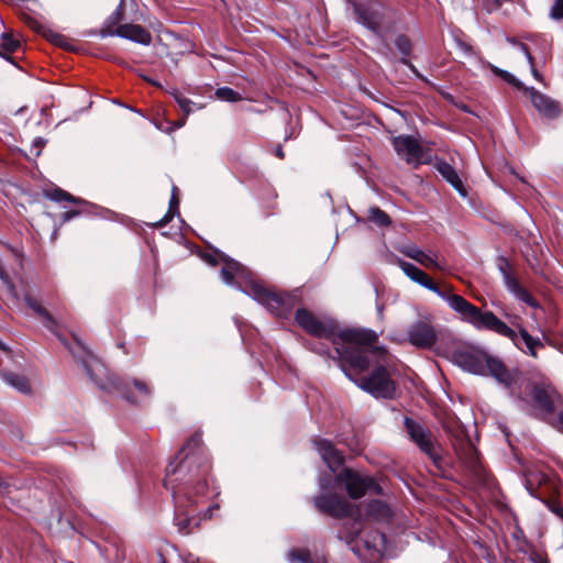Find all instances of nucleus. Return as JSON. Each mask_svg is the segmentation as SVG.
<instances>
[{
    "label": "nucleus",
    "instance_id": "obj_1",
    "mask_svg": "<svg viewBox=\"0 0 563 563\" xmlns=\"http://www.w3.org/2000/svg\"><path fill=\"white\" fill-rule=\"evenodd\" d=\"M347 347H338V362L344 374L362 390L375 398L391 399L396 384L387 366L389 354L377 345L378 335L368 329L347 330L343 333Z\"/></svg>",
    "mask_w": 563,
    "mask_h": 563
},
{
    "label": "nucleus",
    "instance_id": "obj_2",
    "mask_svg": "<svg viewBox=\"0 0 563 563\" xmlns=\"http://www.w3.org/2000/svg\"><path fill=\"white\" fill-rule=\"evenodd\" d=\"M399 266L405 275L412 282L437 294L440 298L445 300L450 308L460 314V318L463 321L471 323L477 330L493 331L516 343L518 338L517 332L500 320L494 312L483 311L468 302L462 296L450 294V290L445 291L440 289L423 271L411 263L399 261Z\"/></svg>",
    "mask_w": 563,
    "mask_h": 563
},
{
    "label": "nucleus",
    "instance_id": "obj_3",
    "mask_svg": "<svg viewBox=\"0 0 563 563\" xmlns=\"http://www.w3.org/2000/svg\"><path fill=\"white\" fill-rule=\"evenodd\" d=\"M201 445V434L196 432L179 451L177 456V459H180L179 463L177 465L170 463L166 467L164 485L167 489L172 490L178 507L181 506V497H186L190 500V496L188 492H184L181 487L174 484V479L172 478L174 475H181L180 479H185L186 475H188L186 483L192 484L195 482L194 489L197 495H205L207 493L206 476L209 473V464Z\"/></svg>",
    "mask_w": 563,
    "mask_h": 563
},
{
    "label": "nucleus",
    "instance_id": "obj_4",
    "mask_svg": "<svg viewBox=\"0 0 563 563\" xmlns=\"http://www.w3.org/2000/svg\"><path fill=\"white\" fill-rule=\"evenodd\" d=\"M0 278L7 283L11 296L18 301L20 300L21 297L23 298L27 307L31 308L34 311V313H36L42 319L44 327L59 339V341L70 351L74 357L81 363L86 374L92 378L90 366L91 361H93L95 357L84 345V343L77 338H75L74 344H69L60 334H58L57 321L55 320V318L45 308L41 306L40 301L32 295L29 288H24L23 292L20 294L15 286L8 280L1 267Z\"/></svg>",
    "mask_w": 563,
    "mask_h": 563
},
{
    "label": "nucleus",
    "instance_id": "obj_5",
    "mask_svg": "<svg viewBox=\"0 0 563 563\" xmlns=\"http://www.w3.org/2000/svg\"><path fill=\"white\" fill-rule=\"evenodd\" d=\"M296 321L309 334L331 341L335 351L338 347H347L343 333L349 329L338 331L331 319H319L311 311L300 308L296 311Z\"/></svg>",
    "mask_w": 563,
    "mask_h": 563
},
{
    "label": "nucleus",
    "instance_id": "obj_6",
    "mask_svg": "<svg viewBox=\"0 0 563 563\" xmlns=\"http://www.w3.org/2000/svg\"><path fill=\"white\" fill-rule=\"evenodd\" d=\"M247 294L278 317H287L299 301L297 292H275L252 283Z\"/></svg>",
    "mask_w": 563,
    "mask_h": 563
},
{
    "label": "nucleus",
    "instance_id": "obj_7",
    "mask_svg": "<svg viewBox=\"0 0 563 563\" xmlns=\"http://www.w3.org/2000/svg\"><path fill=\"white\" fill-rule=\"evenodd\" d=\"M404 426L410 440L437 467H440L442 462L440 444L435 440L432 431L409 417H405Z\"/></svg>",
    "mask_w": 563,
    "mask_h": 563
},
{
    "label": "nucleus",
    "instance_id": "obj_8",
    "mask_svg": "<svg viewBox=\"0 0 563 563\" xmlns=\"http://www.w3.org/2000/svg\"><path fill=\"white\" fill-rule=\"evenodd\" d=\"M329 481L320 478L321 494L313 497L312 504L320 512L333 518H344L350 515L352 505L342 496L329 492Z\"/></svg>",
    "mask_w": 563,
    "mask_h": 563
},
{
    "label": "nucleus",
    "instance_id": "obj_9",
    "mask_svg": "<svg viewBox=\"0 0 563 563\" xmlns=\"http://www.w3.org/2000/svg\"><path fill=\"white\" fill-rule=\"evenodd\" d=\"M353 12L357 23L384 40V30L389 29L386 10L379 4L354 3Z\"/></svg>",
    "mask_w": 563,
    "mask_h": 563
},
{
    "label": "nucleus",
    "instance_id": "obj_10",
    "mask_svg": "<svg viewBox=\"0 0 563 563\" xmlns=\"http://www.w3.org/2000/svg\"><path fill=\"white\" fill-rule=\"evenodd\" d=\"M393 146L398 156L413 167L421 164H429L432 159L431 151L422 147L418 140L411 135H398L394 137Z\"/></svg>",
    "mask_w": 563,
    "mask_h": 563
},
{
    "label": "nucleus",
    "instance_id": "obj_11",
    "mask_svg": "<svg viewBox=\"0 0 563 563\" xmlns=\"http://www.w3.org/2000/svg\"><path fill=\"white\" fill-rule=\"evenodd\" d=\"M103 388L114 391L129 402H140L151 395V389L143 380L133 378L124 379L118 376L108 377V384Z\"/></svg>",
    "mask_w": 563,
    "mask_h": 563
},
{
    "label": "nucleus",
    "instance_id": "obj_12",
    "mask_svg": "<svg viewBox=\"0 0 563 563\" xmlns=\"http://www.w3.org/2000/svg\"><path fill=\"white\" fill-rule=\"evenodd\" d=\"M335 482L343 484L352 499H358L367 490H378L377 484L371 476L363 475L352 468H343L335 477Z\"/></svg>",
    "mask_w": 563,
    "mask_h": 563
},
{
    "label": "nucleus",
    "instance_id": "obj_13",
    "mask_svg": "<svg viewBox=\"0 0 563 563\" xmlns=\"http://www.w3.org/2000/svg\"><path fill=\"white\" fill-rule=\"evenodd\" d=\"M497 265L507 290L511 292L518 300L527 303L532 308H538L539 303L537 300L529 294L526 288L520 285L518 279L510 274V263L508 260L505 257H499Z\"/></svg>",
    "mask_w": 563,
    "mask_h": 563
},
{
    "label": "nucleus",
    "instance_id": "obj_14",
    "mask_svg": "<svg viewBox=\"0 0 563 563\" xmlns=\"http://www.w3.org/2000/svg\"><path fill=\"white\" fill-rule=\"evenodd\" d=\"M488 353L481 350H460L453 355L456 365L463 369L477 374L485 375V362Z\"/></svg>",
    "mask_w": 563,
    "mask_h": 563
},
{
    "label": "nucleus",
    "instance_id": "obj_15",
    "mask_svg": "<svg viewBox=\"0 0 563 563\" xmlns=\"http://www.w3.org/2000/svg\"><path fill=\"white\" fill-rule=\"evenodd\" d=\"M438 335L434 327L426 320H419L408 330L409 342L420 349H430L437 342Z\"/></svg>",
    "mask_w": 563,
    "mask_h": 563
},
{
    "label": "nucleus",
    "instance_id": "obj_16",
    "mask_svg": "<svg viewBox=\"0 0 563 563\" xmlns=\"http://www.w3.org/2000/svg\"><path fill=\"white\" fill-rule=\"evenodd\" d=\"M525 93L530 97L534 109L548 119H555L561 114V107L558 101L541 93L533 87L523 88Z\"/></svg>",
    "mask_w": 563,
    "mask_h": 563
},
{
    "label": "nucleus",
    "instance_id": "obj_17",
    "mask_svg": "<svg viewBox=\"0 0 563 563\" xmlns=\"http://www.w3.org/2000/svg\"><path fill=\"white\" fill-rule=\"evenodd\" d=\"M115 35L122 38L130 40L132 42L150 45L152 42V35L143 26L139 24H120L114 31L102 30L101 36Z\"/></svg>",
    "mask_w": 563,
    "mask_h": 563
},
{
    "label": "nucleus",
    "instance_id": "obj_18",
    "mask_svg": "<svg viewBox=\"0 0 563 563\" xmlns=\"http://www.w3.org/2000/svg\"><path fill=\"white\" fill-rule=\"evenodd\" d=\"M312 442L314 449L332 472H335L343 465V453L330 440L316 438Z\"/></svg>",
    "mask_w": 563,
    "mask_h": 563
},
{
    "label": "nucleus",
    "instance_id": "obj_19",
    "mask_svg": "<svg viewBox=\"0 0 563 563\" xmlns=\"http://www.w3.org/2000/svg\"><path fill=\"white\" fill-rule=\"evenodd\" d=\"M488 372L498 383L509 387L514 382L512 372L504 364V362L493 355H487L485 362V373Z\"/></svg>",
    "mask_w": 563,
    "mask_h": 563
},
{
    "label": "nucleus",
    "instance_id": "obj_20",
    "mask_svg": "<svg viewBox=\"0 0 563 563\" xmlns=\"http://www.w3.org/2000/svg\"><path fill=\"white\" fill-rule=\"evenodd\" d=\"M401 253L407 257L418 262L426 268H438L442 269L443 267L437 261V257L427 254L424 251L416 247V246H406L401 249Z\"/></svg>",
    "mask_w": 563,
    "mask_h": 563
},
{
    "label": "nucleus",
    "instance_id": "obj_21",
    "mask_svg": "<svg viewBox=\"0 0 563 563\" xmlns=\"http://www.w3.org/2000/svg\"><path fill=\"white\" fill-rule=\"evenodd\" d=\"M553 393H550L542 386H534L532 390V399L536 405L542 409L545 413L551 415L555 410Z\"/></svg>",
    "mask_w": 563,
    "mask_h": 563
},
{
    "label": "nucleus",
    "instance_id": "obj_22",
    "mask_svg": "<svg viewBox=\"0 0 563 563\" xmlns=\"http://www.w3.org/2000/svg\"><path fill=\"white\" fill-rule=\"evenodd\" d=\"M437 170L462 196H466V191L464 189L463 183L453 166H451L449 163H446L444 161H441L437 164Z\"/></svg>",
    "mask_w": 563,
    "mask_h": 563
},
{
    "label": "nucleus",
    "instance_id": "obj_23",
    "mask_svg": "<svg viewBox=\"0 0 563 563\" xmlns=\"http://www.w3.org/2000/svg\"><path fill=\"white\" fill-rule=\"evenodd\" d=\"M289 563H327L325 558L307 549H294L287 554Z\"/></svg>",
    "mask_w": 563,
    "mask_h": 563
},
{
    "label": "nucleus",
    "instance_id": "obj_24",
    "mask_svg": "<svg viewBox=\"0 0 563 563\" xmlns=\"http://www.w3.org/2000/svg\"><path fill=\"white\" fill-rule=\"evenodd\" d=\"M395 45L397 49L402 54V57L400 58V62L408 66L410 70L418 76L419 78H422V76L419 74L417 68L409 62L407 58L411 53V42L406 35H398L395 40Z\"/></svg>",
    "mask_w": 563,
    "mask_h": 563
},
{
    "label": "nucleus",
    "instance_id": "obj_25",
    "mask_svg": "<svg viewBox=\"0 0 563 563\" xmlns=\"http://www.w3.org/2000/svg\"><path fill=\"white\" fill-rule=\"evenodd\" d=\"M2 377L7 384L15 388L16 390L21 393H29L30 391V384L27 379L24 376H21L15 373H3Z\"/></svg>",
    "mask_w": 563,
    "mask_h": 563
},
{
    "label": "nucleus",
    "instance_id": "obj_26",
    "mask_svg": "<svg viewBox=\"0 0 563 563\" xmlns=\"http://www.w3.org/2000/svg\"><path fill=\"white\" fill-rule=\"evenodd\" d=\"M45 197L55 202L69 201V202L76 203V205L86 203L80 198L74 197L69 192H67L63 189H59V188L46 190Z\"/></svg>",
    "mask_w": 563,
    "mask_h": 563
},
{
    "label": "nucleus",
    "instance_id": "obj_27",
    "mask_svg": "<svg viewBox=\"0 0 563 563\" xmlns=\"http://www.w3.org/2000/svg\"><path fill=\"white\" fill-rule=\"evenodd\" d=\"M367 219L379 228L389 227L391 224L390 217L378 207H371L368 209Z\"/></svg>",
    "mask_w": 563,
    "mask_h": 563
},
{
    "label": "nucleus",
    "instance_id": "obj_28",
    "mask_svg": "<svg viewBox=\"0 0 563 563\" xmlns=\"http://www.w3.org/2000/svg\"><path fill=\"white\" fill-rule=\"evenodd\" d=\"M175 525L177 526L178 531L180 533L189 534L192 531L190 526L194 525L195 527H198L199 522H198L197 519L190 518L187 515L183 517L179 514H176V516H175Z\"/></svg>",
    "mask_w": 563,
    "mask_h": 563
},
{
    "label": "nucleus",
    "instance_id": "obj_29",
    "mask_svg": "<svg viewBox=\"0 0 563 563\" xmlns=\"http://www.w3.org/2000/svg\"><path fill=\"white\" fill-rule=\"evenodd\" d=\"M240 264L236 262H229L220 271L221 278L228 285H233L234 276L240 271Z\"/></svg>",
    "mask_w": 563,
    "mask_h": 563
},
{
    "label": "nucleus",
    "instance_id": "obj_30",
    "mask_svg": "<svg viewBox=\"0 0 563 563\" xmlns=\"http://www.w3.org/2000/svg\"><path fill=\"white\" fill-rule=\"evenodd\" d=\"M0 40L2 48L8 53H13L21 46V42L11 32H3Z\"/></svg>",
    "mask_w": 563,
    "mask_h": 563
},
{
    "label": "nucleus",
    "instance_id": "obj_31",
    "mask_svg": "<svg viewBox=\"0 0 563 563\" xmlns=\"http://www.w3.org/2000/svg\"><path fill=\"white\" fill-rule=\"evenodd\" d=\"M510 43H512L514 45H517L518 48L525 54L528 63L530 64V68H531V74L532 76L542 82L543 78L542 76L540 75V73L537 70V68L534 67V59L532 57V55L530 54L529 52V48L528 46L525 44V43H517L515 40H508Z\"/></svg>",
    "mask_w": 563,
    "mask_h": 563
},
{
    "label": "nucleus",
    "instance_id": "obj_32",
    "mask_svg": "<svg viewBox=\"0 0 563 563\" xmlns=\"http://www.w3.org/2000/svg\"><path fill=\"white\" fill-rule=\"evenodd\" d=\"M214 96L219 100L228 101V102H236V101L242 100V96L229 87L218 88L214 92Z\"/></svg>",
    "mask_w": 563,
    "mask_h": 563
},
{
    "label": "nucleus",
    "instance_id": "obj_33",
    "mask_svg": "<svg viewBox=\"0 0 563 563\" xmlns=\"http://www.w3.org/2000/svg\"><path fill=\"white\" fill-rule=\"evenodd\" d=\"M176 189H177L176 187L173 188V196H172L170 201H169V210L167 211V213L159 221H157L154 224L156 228H163L164 225H166L173 219V216H174L173 209H177L178 205H179V201H178V199L175 196Z\"/></svg>",
    "mask_w": 563,
    "mask_h": 563
},
{
    "label": "nucleus",
    "instance_id": "obj_34",
    "mask_svg": "<svg viewBox=\"0 0 563 563\" xmlns=\"http://www.w3.org/2000/svg\"><path fill=\"white\" fill-rule=\"evenodd\" d=\"M46 40H48L51 43L57 45V46H60V47H65V48H69V44H68V40L57 33V32H54L53 30H51L49 27L46 30L45 34L43 35Z\"/></svg>",
    "mask_w": 563,
    "mask_h": 563
},
{
    "label": "nucleus",
    "instance_id": "obj_35",
    "mask_svg": "<svg viewBox=\"0 0 563 563\" xmlns=\"http://www.w3.org/2000/svg\"><path fill=\"white\" fill-rule=\"evenodd\" d=\"M23 21L25 24H27L32 30H34L36 33L44 35L48 26L45 24L38 22L36 19H34L31 15L23 14L22 15Z\"/></svg>",
    "mask_w": 563,
    "mask_h": 563
},
{
    "label": "nucleus",
    "instance_id": "obj_36",
    "mask_svg": "<svg viewBox=\"0 0 563 563\" xmlns=\"http://www.w3.org/2000/svg\"><path fill=\"white\" fill-rule=\"evenodd\" d=\"M368 512L371 515L387 516L389 514V509L384 503L374 500L368 504Z\"/></svg>",
    "mask_w": 563,
    "mask_h": 563
},
{
    "label": "nucleus",
    "instance_id": "obj_37",
    "mask_svg": "<svg viewBox=\"0 0 563 563\" xmlns=\"http://www.w3.org/2000/svg\"><path fill=\"white\" fill-rule=\"evenodd\" d=\"M550 18L553 20L563 19V0H555L550 9Z\"/></svg>",
    "mask_w": 563,
    "mask_h": 563
},
{
    "label": "nucleus",
    "instance_id": "obj_38",
    "mask_svg": "<svg viewBox=\"0 0 563 563\" xmlns=\"http://www.w3.org/2000/svg\"><path fill=\"white\" fill-rule=\"evenodd\" d=\"M498 76H500L503 79H505L507 82H509L510 85L518 89L523 90V88H526L514 75H511L507 70H498Z\"/></svg>",
    "mask_w": 563,
    "mask_h": 563
},
{
    "label": "nucleus",
    "instance_id": "obj_39",
    "mask_svg": "<svg viewBox=\"0 0 563 563\" xmlns=\"http://www.w3.org/2000/svg\"><path fill=\"white\" fill-rule=\"evenodd\" d=\"M123 19V0H121L119 7L114 10V12L109 16L108 24L115 25L119 24Z\"/></svg>",
    "mask_w": 563,
    "mask_h": 563
},
{
    "label": "nucleus",
    "instance_id": "obj_40",
    "mask_svg": "<svg viewBox=\"0 0 563 563\" xmlns=\"http://www.w3.org/2000/svg\"><path fill=\"white\" fill-rule=\"evenodd\" d=\"M44 145H45L44 139L35 137L33 140V143L30 148L31 155H33L34 157H38L41 155V152H42V148L44 147Z\"/></svg>",
    "mask_w": 563,
    "mask_h": 563
},
{
    "label": "nucleus",
    "instance_id": "obj_41",
    "mask_svg": "<svg viewBox=\"0 0 563 563\" xmlns=\"http://www.w3.org/2000/svg\"><path fill=\"white\" fill-rule=\"evenodd\" d=\"M361 531H362V522L358 520H354L351 523V527L349 528V537L351 538V540H354L355 538L358 537Z\"/></svg>",
    "mask_w": 563,
    "mask_h": 563
},
{
    "label": "nucleus",
    "instance_id": "obj_42",
    "mask_svg": "<svg viewBox=\"0 0 563 563\" xmlns=\"http://www.w3.org/2000/svg\"><path fill=\"white\" fill-rule=\"evenodd\" d=\"M527 347L529 349L530 351V354L536 357L537 356V353H536V347H539V346H542V343L539 339H534L533 336H531V341H528L526 343Z\"/></svg>",
    "mask_w": 563,
    "mask_h": 563
},
{
    "label": "nucleus",
    "instance_id": "obj_43",
    "mask_svg": "<svg viewBox=\"0 0 563 563\" xmlns=\"http://www.w3.org/2000/svg\"><path fill=\"white\" fill-rule=\"evenodd\" d=\"M191 104L192 101L186 98L183 100L181 104H179L180 109L185 112L186 115H188L191 112Z\"/></svg>",
    "mask_w": 563,
    "mask_h": 563
},
{
    "label": "nucleus",
    "instance_id": "obj_44",
    "mask_svg": "<svg viewBox=\"0 0 563 563\" xmlns=\"http://www.w3.org/2000/svg\"><path fill=\"white\" fill-rule=\"evenodd\" d=\"M79 214V211L77 210H70V211H66L64 214H63V220L64 221H68L75 217H77Z\"/></svg>",
    "mask_w": 563,
    "mask_h": 563
},
{
    "label": "nucleus",
    "instance_id": "obj_45",
    "mask_svg": "<svg viewBox=\"0 0 563 563\" xmlns=\"http://www.w3.org/2000/svg\"><path fill=\"white\" fill-rule=\"evenodd\" d=\"M519 334H520L521 339L523 340L525 344L528 341H531V335L529 334V332L526 329L520 328L519 329Z\"/></svg>",
    "mask_w": 563,
    "mask_h": 563
},
{
    "label": "nucleus",
    "instance_id": "obj_46",
    "mask_svg": "<svg viewBox=\"0 0 563 563\" xmlns=\"http://www.w3.org/2000/svg\"><path fill=\"white\" fill-rule=\"evenodd\" d=\"M172 95L174 96V98H175V100H176V102H177L178 104H181L183 100H185V99H186V98H185L181 93H179L177 90H175Z\"/></svg>",
    "mask_w": 563,
    "mask_h": 563
},
{
    "label": "nucleus",
    "instance_id": "obj_47",
    "mask_svg": "<svg viewBox=\"0 0 563 563\" xmlns=\"http://www.w3.org/2000/svg\"><path fill=\"white\" fill-rule=\"evenodd\" d=\"M184 561L185 563H199V560L197 558H194L191 554H188Z\"/></svg>",
    "mask_w": 563,
    "mask_h": 563
},
{
    "label": "nucleus",
    "instance_id": "obj_48",
    "mask_svg": "<svg viewBox=\"0 0 563 563\" xmlns=\"http://www.w3.org/2000/svg\"><path fill=\"white\" fill-rule=\"evenodd\" d=\"M275 154L278 158L283 159L285 157V153L282 146H278L275 151Z\"/></svg>",
    "mask_w": 563,
    "mask_h": 563
},
{
    "label": "nucleus",
    "instance_id": "obj_49",
    "mask_svg": "<svg viewBox=\"0 0 563 563\" xmlns=\"http://www.w3.org/2000/svg\"><path fill=\"white\" fill-rule=\"evenodd\" d=\"M489 68L493 70V73H495L496 75H498V70H501L500 68L489 64Z\"/></svg>",
    "mask_w": 563,
    "mask_h": 563
},
{
    "label": "nucleus",
    "instance_id": "obj_50",
    "mask_svg": "<svg viewBox=\"0 0 563 563\" xmlns=\"http://www.w3.org/2000/svg\"><path fill=\"white\" fill-rule=\"evenodd\" d=\"M461 46L463 47L464 51L468 52L471 51V47L466 44H461Z\"/></svg>",
    "mask_w": 563,
    "mask_h": 563
},
{
    "label": "nucleus",
    "instance_id": "obj_51",
    "mask_svg": "<svg viewBox=\"0 0 563 563\" xmlns=\"http://www.w3.org/2000/svg\"><path fill=\"white\" fill-rule=\"evenodd\" d=\"M559 421H560V423L563 426V412H561V413L559 415Z\"/></svg>",
    "mask_w": 563,
    "mask_h": 563
},
{
    "label": "nucleus",
    "instance_id": "obj_52",
    "mask_svg": "<svg viewBox=\"0 0 563 563\" xmlns=\"http://www.w3.org/2000/svg\"><path fill=\"white\" fill-rule=\"evenodd\" d=\"M0 349H1L2 351H7V346H5L3 343H1V342H0Z\"/></svg>",
    "mask_w": 563,
    "mask_h": 563
},
{
    "label": "nucleus",
    "instance_id": "obj_53",
    "mask_svg": "<svg viewBox=\"0 0 563 563\" xmlns=\"http://www.w3.org/2000/svg\"><path fill=\"white\" fill-rule=\"evenodd\" d=\"M559 514H560L561 516H563V508L560 510V512H559Z\"/></svg>",
    "mask_w": 563,
    "mask_h": 563
}]
</instances>
